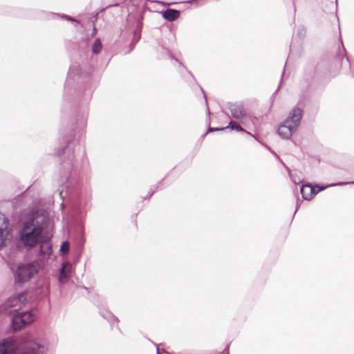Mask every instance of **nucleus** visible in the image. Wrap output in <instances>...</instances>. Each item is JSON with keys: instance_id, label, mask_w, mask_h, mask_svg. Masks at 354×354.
I'll list each match as a JSON object with an SVG mask.
<instances>
[{"instance_id": "nucleus-1", "label": "nucleus", "mask_w": 354, "mask_h": 354, "mask_svg": "<svg viewBox=\"0 0 354 354\" xmlns=\"http://www.w3.org/2000/svg\"><path fill=\"white\" fill-rule=\"evenodd\" d=\"M86 124L87 114L78 112L71 134L63 138V143L55 150V153L58 156L66 158L63 161V167L67 171L72 168L75 144L79 141L83 134L86 133Z\"/></svg>"}, {"instance_id": "nucleus-2", "label": "nucleus", "mask_w": 354, "mask_h": 354, "mask_svg": "<svg viewBox=\"0 0 354 354\" xmlns=\"http://www.w3.org/2000/svg\"><path fill=\"white\" fill-rule=\"evenodd\" d=\"M45 217L38 213L32 216L23 222L22 227L19 232V243L27 250L35 248L40 243L44 237Z\"/></svg>"}, {"instance_id": "nucleus-3", "label": "nucleus", "mask_w": 354, "mask_h": 354, "mask_svg": "<svg viewBox=\"0 0 354 354\" xmlns=\"http://www.w3.org/2000/svg\"><path fill=\"white\" fill-rule=\"evenodd\" d=\"M88 82V72L86 65H73L69 68L64 83V93L82 101L86 95Z\"/></svg>"}, {"instance_id": "nucleus-4", "label": "nucleus", "mask_w": 354, "mask_h": 354, "mask_svg": "<svg viewBox=\"0 0 354 354\" xmlns=\"http://www.w3.org/2000/svg\"><path fill=\"white\" fill-rule=\"evenodd\" d=\"M44 344L35 340L6 338L0 342V354H44Z\"/></svg>"}, {"instance_id": "nucleus-5", "label": "nucleus", "mask_w": 354, "mask_h": 354, "mask_svg": "<svg viewBox=\"0 0 354 354\" xmlns=\"http://www.w3.org/2000/svg\"><path fill=\"white\" fill-rule=\"evenodd\" d=\"M303 115V110L295 107L284 122L278 128L277 133L283 139H289L298 128Z\"/></svg>"}, {"instance_id": "nucleus-6", "label": "nucleus", "mask_w": 354, "mask_h": 354, "mask_svg": "<svg viewBox=\"0 0 354 354\" xmlns=\"http://www.w3.org/2000/svg\"><path fill=\"white\" fill-rule=\"evenodd\" d=\"M38 271L39 266L36 263H28L19 265L14 274L15 283L22 284L27 282L32 279Z\"/></svg>"}, {"instance_id": "nucleus-7", "label": "nucleus", "mask_w": 354, "mask_h": 354, "mask_svg": "<svg viewBox=\"0 0 354 354\" xmlns=\"http://www.w3.org/2000/svg\"><path fill=\"white\" fill-rule=\"evenodd\" d=\"M93 304L97 306L100 309V314L107 320V322L111 325V328L113 327V326L115 324L117 328L120 330L118 327V319L105 307V301L104 299L100 297L99 295H96L95 297H93Z\"/></svg>"}, {"instance_id": "nucleus-8", "label": "nucleus", "mask_w": 354, "mask_h": 354, "mask_svg": "<svg viewBox=\"0 0 354 354\" xmlns=\"http://www.w3.org/2000/svg\"><path fill=\"white\" fill-rule=\"evenodd\" d=\"M229 109L232 116L236 120H241L246 116L243 104L241 102L230 104Z\"/></svg>"}, {"instance_id": "nucleus-9", "label": "nucleus", "mask_w": 354, "mask_h": 354, "mask_svg": "<svg viewBox=\"0 0 354 354\" xmlns=\"http://www.w3.org/2000/svg\"><path fill=\"white\" fill-rule=\"evenodd\" d=\"M13 311L15 313L12 318L11 326L14 330H18L26 326V322L23 319V315L21 312H19L17 310H14Z\"/></svg>"}, {"instance_id": "nucleus-10", "label": "nucleus", "mask_w": 354, "mask_h": 354, "mask_svg": "<svg viewBox=\"0 0 354 354\" xmlns=\"http://www.w3.org/2000/svg\"><path fill=\"white\" fill-rule=\"evenodd\" d=\"M72 266L69 262H64L59 270V281L64 283L67 281L71 276Z\"/></svg>"}, {"instance_id": "nucleus-11", "label": "nucleus", "mask_w": 354, "mask_h": 354, "mask_svg": "<svg viewBox=\"0 0 354 354\" xmlns=\"http://www.w3.org/2000/svg\"><path fill=\"white\" fill-rule=\"evenodd\" d=\"M162 17L169 21H174L180 17V11L176 9L167 8L162 12Z\"/></svg>"}, {"instance_id": "nucleus-12", "label": "nucleus", "mask_w": 354, "mask_h": 354, "mask_svg": "<svg viewBox=\"0 0 354 354\" xmlns=\"http://www.w3.org/2000/svg\"><path fill=\"white\" fill-rule=\"evenodd\" d=\"M313 190V186L310 184L302 185L300 191L304 199L308 201L310 200L315 195Z\"/></svg>"}, {"instance_id": "nucleus-13", "label": "nucleus", "mask_w": 354, "mask_h": 354, "mask_svg": "<svg viewBox=\"0 0 354 354\" xmlns=\"http://www.w3.org/2000/svg\"><path fill=\"white\" fill-rule=\"evenodd\" d=\"M39 255L40 256H50L52 253V245L51 244L45 240L44 237L43 241L39 243Z\"/></svg>"}, {"instance_id": "nucleus-14", "label": "nucleus", "mask_w": 354, "mask_h": 354, "mask_svg": "<svg viewBox=\"0 0 354 354\" xmlns=\"http://www.w3.org/2000/svg\"><path fill=\"white\" fill-rule=\"evenodd\" d=\"M201 91L204 95L205 104H206V105H207V97H206V95H205L204 91L202 88H201ZM207 124L209 125V127H208L207 131L203 136H205V135L209 132L219 131H223V130L226 129L225 127H210V117H209L210 112H209L208 106H207Z\"/></svg>"}, {"instance_id": "nucleus-15", "label": "nucleus", "mask_w": 354, "mask_h": 354, "mask_svg": "<svg viewBox=\"0 0 354 354\" xmlns=\"http://www.w3.org/2000/svg\"><path fill=\"white\" fill-rule=\"evenodd\" d=\"M49 15H50L52 16H57L62 19H64L66 21H72V22H75L77 24L80 25L81 27H83V24H82V22L80 21H79L76 18L71 17L70 15H65V14L54 13V12H50Z\"/></svg>"}, {"instance_id": "nucleus-16", "label": "nucleus", "mask_w": 354, "mask_h": 354, "mask_svg": "<svg viewBox=\"0 0 354 354\" xmlns=\"http://www.w3.org/2000/svg\"><path fill=\"white\" fill-rule=\"evenodd\" d=\"M225 129H231L232 130H236L238 131H243V132H245L246 133L250 135L251 136L254 137L257 140V138L254 136L252 133H250V132L247 131L246 130H245L241 125H239V124H237L236 122H234V121H231L229 124L225 127Z\"/></svg>"}, {"instance_id": "nucleus-17", "label": "nucleus", "mask_w": 354, "mask_h": 354, "mask_svg": "<svg viewBox=\"0 0 354 354\" xmlns=\"http://www.w3.org/2000/svg\"><path fill=\"white\" fill-rule=\"evenodd\" d=\"M348 183L347 182H340V183H334V184H331V185H327V186H319V185H316V186H313V189H314V192H315V195L317 194V193H319V192L325 189L326 187H331V186H336V185H347Z\"/></svg>"}, {"instance_id": "nucleus-18", "label": "nucleus", "mask_w": 354, "mask_h": 354, "mask_svg": "<svg viewBox=\"0 0 354 354\" xmlns=\"http://www.w3.org/2000/svg\"><path fill=\"white\" fill-rule=\"evenodd\" d=\"M142 21L140 20H138L137 21V24H136V32H135V35H134V37L133 39V42H135V43H137L140 38V32H141V29H142Z\"/></svg>"}, {"instance_id": "nucleus-19", "label": "nucleus", "mask_w": 354, "mask_h": 354, "mask_svg": "<svg viewBox=\"0 0 354 354\" xmlns=\"http://www.w3.org/2000/svg\"><path fill=\"white\" fill-rule=\"evenodd\" d=\"M23 319L26 322V325L31 324L34 321L33 315L30 311L21 312Z\"/></svg>"}, {"instance_id": "nucleus-20", "label": "nucleus", "mask_w": 354, "mask_h": 354, "mask_svg": "<svg viewBox=\"0 0 354 354\" xmlns=\"http://www.w3.org/2000/svg\"><path fill=\"white\" fill-rule=\"evenodd\" d=\"M102 45L100 39H95L92 45V52L94 54H97L102 50Z\"/></svg>"}, {"instance_id": "nucleus-21", "label": "nucleus", "mask_w": 354, "mask_h": 354, "mask_svg": "<svg viewBox=\"0 0 354 354\" xmlns=\"http://www.w3.org/2000/svg\"><path fill=\"white\" fill-rule=\"evenodd\" d=\"M70 245L68 241H64L62 243L59 252L62 255L67 254L69 252Z\"/></svg>"}, {"instance_id": "nucleus-22", "label": "nucleus", "mask_w": 354, "mask_h": 354, "mask_svg": "<svg viewBox=\"0 0 354 354\" xmlns=\"http://www.w3.org/2000/svg\"><path fill=\"white\" fill-rule=\"evenodd\" d=\"M340 39H341V43H342V48H343V49H342V51L340 50V51L339 52V53L337 54V57L338 59H341L342 58V57L344 56V54H345V53H346V49H345V48H344V47L342 39L341 38H340Z\"/></svg>"}, {"instance_id": "nucleus-23", "label": "nucleus", "mask_w": 354, "mask_h": 354, "mask_svg": "<svg viewBox=\"0 0 354 354\" xmlns=\"http://www.w3.org/2000/svg\"><path fill=\"white\" fill-rule=\"evenodd\" d=\"M3 233H4L3 229V227H0V246L3 245Z\"/></svg>"}, {"instance_id": "nucleus-24", "label": "nucleus", "mask_w": 354, "mask_h": 354, "mask_svg": "<svg viewBox=\"0 0 354 354\" xmlns=\"http://www.w3.org/2000/svg\"><path fill=\"white\" fill-rule=\"evenodd\" d=\"M10 301H8V302L4 305L3 306V309L6 310H8V307H10L11 306V305H10Z\"/></svg>"}, {"instance_id": "nucleus-25", "label": "nucleus", "mask_w": 354, "mask_h": 354, "mask_svg": "<svg viewBox=\"0 0 354 354\" xmlns=\"http://www.w3.org/2000/svg\"><path fill=\"white\" fill-rule=\"evenodd\" d=\"M88 44V39H85V40H84L82 41V45L87 46Z\"/></svg>"}, {"instance_id": "nucleus-26", "label": "nucleus", "mask_w": 354, "mask_h": 354, "mask_svg": "<svg viewBox=\"0 0 354 354\" xmlns=\"http://www.w3.org/2000/svg\"><path fill=\"white\" fill-rule=\"evenodd\" d=\"M118 5H119V3H114V4H112V5H109V6H107V8H109V7H112V6H118Z\"/></svg>"}, {"instance_id": "nucleus-27", "label": "nucleus", "mask_w": 354, "mask_h": 354, "mask_svg": "<svg viewBox=\"0 0 354 354\" xmlns=\"http://www.w3.org/2000/svg\"><path fill=\"white\" fill-rule=\"evenodd\" d=\"M96 28L94 27L93 29V32H92V35H93L94 34H96Z\"/></svg>"}, {"instance_id": "nucleus-28", "label": "nucleus", "mask_w": 354, "mask_h": 354, "mask_svg": "<svg viewBox=\"0 0 354 354\" xmlns=\"http://www.w3.org/2000/svg\"><path fill=\"white\" fill-rule=\"evenodd\" d=\"M154 192H151V193L149 194V196H147V198H149L153 194Z\"/></svg>"}, {"instance_id": "nucleus-29", "label": "nucleus", "mask_w": 354, "mask_h": 354, "mask_svg": "<svg viewBox=\"0 0 354 354\" xmlns=\"http://www.w3.org/2000/svg\"><path fill=\"white\" fill-rule=\"evenodd\" d=\"M278 90H279V88H278L277 89V91H276L272 94V97H274V96H275L276 93H277Z\"/></svg>"}, {"instance_id": "nucleus-30", "label": "nucleus", "mask_w": 354, "mask_h": 354, "mask_svg": "<svg viewBox=\"0 0 354 354\" xmlns=\"http://www.w3.org/2000/svg\"><path fill=\"white\" fill-rule=\"evenodd\" d=\"M156 354H160V351H159L158 347H157V349H156Z\"/></svg>"}, {"instance_id": "nucleus-31", "label": "nucleus", "mask_w": 354, "mask_h": 354, "mask_svg": "<svg viewBox=\"0 0 354 354\" xmlns=\"http://www.w3.org/2000/svg\"><path fill=\"white\" fill-rule=\"evenodd\" d=\"M298 207H299V206H298V205H297V207H296V209H295V213H296V212L297 211V209H298Z\"/></svg>"}, {"instance_id": "nucleus-32", "label": "nucleus", "mask_w": 354, "mask_h": 354, "mask_svg": "<svg viewBox=\"0 0 354 354\" xmlns=\"http://www.w3.org/2000/svg\"><path fill=\"white\" fill-rule=\"evenodd\" d=\"M347 183H348V184H354V181H353V182H347Z\"/></svg>"}, {"instance_id": "nucleus-33", "label": "nucleus", "mask_w": 354, "mask_h": 354, "mask_svg": "<svg viewBox=\"0 0 354 354\" xmlns=\"http://www.w3.org/2000/svg\"><path fill=\"white\" fill-rule=\"evenodd\" d=\"M188 73H189L192 75V77H194L192 74L190 73V71H188Z\"/></svg>"}, {"instance_id": "nucleus-34", "label": "nucleus", "mask_w": 354, "mask_h": 354, "mask_svg": "<svg viewBox=\"0 0 354 354\" xmlns=\"http://www.w3.org/2000/svg\"><path fill=\"white\" fill-rule=\"evenodd\" d=\"M346 61H347L348 62H349V60H348V57H346Z\"/></svg>"}, {"instance_id": "nucleus-35", "label": "nucleus", "mask_w": 354, "mask_h": 354, "mask_svg": "<svg viewBox=\"0 0 354 354\" xmlns=\"http://www.w3.org/2000/svg\"><path fill=\"white\" fill-rule=\"evenodd\" d=\"M12 313H13V311H12V310H10V314H12Z\"/></svg>"}, {"instance_id": "nucleus-36", "label": "nucleus", "mask_w": 354, "mask_h": 354, "mask_svg": "<svg viewBox=\"0 0 354 354\" xmlns=\"http://www.w3.org/2000/svg\"><path fill=\"white\" fill-rule=\"evenodd\" d=\"M0 216H3V214H0Z\"/></svg>"}]
</instances>
